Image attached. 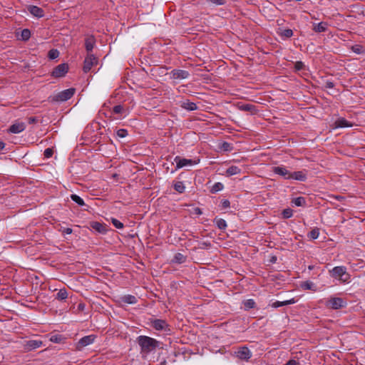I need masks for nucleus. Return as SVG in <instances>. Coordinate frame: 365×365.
Here are the masks:
<instances>
[{"mask_svg": "<svg viewBox=\"0 0 365 365\" xmlns=\"http://www.w3.org/2000/svg\"><path fill=\"white\" fill-rule=\"evenodd\" d=\"M244 305L246 309H250L254 308L255 306V302L253 299H247L244 302Z\"/></svg>", "mask_w": 365, "mask_h": 365, "instance_id": "nucleus-32", "label": "nucleus"}, {"mask_svg": "<svg viewBox=\"0 0 365 365\" xmlns=\"http://www.w3.org/2000/svg\"><path fill=\"white\" fill-rule=\"evenodd\" d=\"M173 187L174 189L180 193H182L185 190V186L180 181L175 182Z\"/></svg>", "mask_w": 365, "mask_h": 365, "instance_id": "nucleus-28", "label": "nucleus"}, {"mask_svg": "<svg viewBox=\"0 0 365 365\" xmlns=\"http://www.w3.org/2000/svg\"><path fill=\"white\" fill-rule=\"evenodd\" d=\"M194 213L197 215H202V210H200V208L195 207L194 209Z\"/></svg>", "mask_w": 365, "mask_h": 365, "instance_id": "nucleus-50", "label": "nucleus"}, {"mask_svg": "<svg viewBox=\"0 0 365 365\" xmlns=\"http://www.w3.org/2000/svg\"><path fill=\"white\" fill-rule=\"evenodd\" d=\"M295 302H296V300L294 298H292L291 299L285 300L283 302L277 301V302L272 303V307L274 308H278L282 306L292 304H294Z\"/></svg>", "mask_w": 365, "mask_h": 365, "instance_id": "nucleus-18", "label": "nucleus"}, {"mask_svg": "<svg viewBox=\"0 0 365 365\" xmlns=\"http://www.w3.org/2000/svg\"><path fill=\"white\" fill-rule=\"evenodd\" d=\"M98 58L93 54H88L84 61L83 71L88 73L91 71L92 66L97 65Z\"/></svg>", "mask_w": 365, "mask_h": 365, "instance_id": "nucleus-6", "label": "nucleus"}, {"mask_svg": "<svg viewBox=\"0 0 365 365\" xmlns=\"http://www.w3.org/2000/svg\"><path fill=\"white\" fill-rule=\"evenodd\" d=\"M153 327L158 331L166 330L168 324L165 321L162 319H155L153 322Z\"/></svg>", "mask_w": 365, "mask_h": 365, "instance_id": "nucleus-15", "label": "nucleus"}, {"mask_svg": "<svg viewBox=\"0 0 365 365\" xmlns=\"http://www.w3.org/2000/svg\"><path fill=\"white\" fill-rule=\"evenodd\" d=\"M207 1L215 5H223L225 4V0H207Z\"/></svg>", "mask_w": 365, "mask_h": 365, "instance_id": "nucleus-44", "label": "nucleus"}, {"mask_svg": "<svg viewBox=\"0 0 365 365\" xmlns=\"http://www.w3.org/2000/svg\"><path fill=\"white\" fill-rule=\"evenodd\" d=\"M286 179H294L299 181H305L307 179V175L303 171H297L290 173L289 175L286 177Z\"/></svg>", "mask_w": 365, "mask_h": 365, "instance_id": "nucleus-10", "label": "nucleus"}, {"mask_svg": "<svg viewBox=\"0 0 365 365\" xmlns=\"http://www.w3.org/2000/svg\"><path fill=\"white\" fill-rule=\"evenodd\" d=\"M175 260L178 263H182L185 261V257L180 253H178L175 256Z\"/></svg>", "mask_w": 365, "mask_h": 365, "instance_id": "nucleus-36", "label": "nucleus"}, {"mask_svg": "<svg viewBox=\"0 0 365 365\" xmlns=\"http://www.w3.org/2000/svg\"><path fill=\"white\" fill-rule=\"evenodd\" d=\"M59 55V52L58 50L56 49H51L48 52V57L49 58L51 59H54V58H56Z\"/></svg>", "mask_w": 365, "mask_h": 365, "instance_id": "nucleus-35", "label": "nucleus"}, {"mask_svg": "<svg viewBox=\"0 0 365 365\" xmlns=\"http://www.w3.org/2000/svg\"><path fill=\"white\" fill-rule=\"evenodd\" d=\"M285 365H298V362L294 359L288 361Z\"/></svg>", "mask_w": 365, "mask_h": 365, "instance_id": "nucleus-47", "label": "nucleus"}, {"mask_svg": "<svg viewBox=\"0 0 365 365\" xmlns=\"http://www.w3.org/2000/svg\"><path fill=\"white\" fill-rule=\"evenodd\" d=\"M68 66L66 63H61L57 66L52 71V76L56 78H60L65 76L68 72Z\"/></svg>", "mask_w": 365, "mask_h": 365, "instance_id": "nucleus-7", "label": "nucleus"}, {"mask_svg": "<svg viewBox=\"0 0 365 365\" xmlns=\"http://www.w3.org/2000/svg\"><path fill=\"white\" fill-rule=\"evenodd\" d=\"M63 233H66V234H67V235H69V234H71V233H72V229H71V228H69V227H68V228H65V229L63 230Z\"/></svg>", "mask_w": 365, "mask_h": 365, "instance_id": "nucleus-52", "label": "nucleus"}, {"mask_svg": "<svg viewBox=\"0 0 365 365\" xmlns=\"http://www.w3.org/2000/svg\"><path fill=\"white\" fill-rule=\"evenodd\" d=\"M329 272L332 277L343 283L348 282L350 279L349 274L346 272V268L344 266L335 267Z\"/></svg>", "mask_w": 365, "mask_h": 365, "instance_id": "nucleus-2", "label": "nucleus"}, {"mask_svg": "<svg viewBox=\"0 0 365 365\" xmlns=\"http://www.w3.org/2000/svg\"><path fill=\"white\" fill-rule=\"evenodd\" d=\"M37 121L36 118L35 117H30L29 118V123H34Z\"/></svg>", "mask_w": 365, "mask_h": 365, "instance_id": "nucleus-54", "label": "nucleus"}, {"mask_svg": "<svg viewBox=\"0 0 365 365\" xmlns=\"http://www.w3.org/2000/svg\"><path fill=\"white\" fill-rule=\"evenodd\" d=\"M95 335H88L81 338L76 344V349L78 351H81L85 346L93 344L95 341Z\"/></svg>", "mask_w": 365, "mask_h": 365, "instance_id": "nucleus-5", "label": "nucleus"}, {"mask_svg": "<svg viewBox=\"0 0 365 365\" xmlns=\"http://www.w3.org/2000/svg\"><path fill=\"white\" fill-rule=\"evenodd\" d=\"M112 223L118 229H121L123 227V224L116 219H112Z\"/></svg>", "mask_w": 365, "mask_h": 365, "instance_id": "nucleus-42", "label": "nucleus"}, {"mask_svg": "<svg viewBox=\"0 0 365 365\" xmlns=\"http://www.w3.org/2000/svg\"><path fill=\"white\" fill-rule=\"evenodd\" d=\"M301 287L302 289H307V290H313V291L316 290L314 283H312L310 281H305V282H302Z\"/></svg>", "mask_w": 365, "mask_h": 365, "instance_id": "nucleus-21", "label": "nucleus"}, {"mask_svg": "<svg viewBox=\"0 0 365 365\" xmlns=\"http://www.w3.org/2000/svg\"><path fill=\"white\" fill-rule=\"evenodd\" d=\"M292 202L296 206L300 207V206H304L305 205L306 200H305L304 197H298L294 198L292 200Z\"/></svg>", "mask_w": 365, "mask_h": 365, "instance_id": "nucleus-25", "label": "nucleus"}, {"mask_svg": "<svg viewBox=\"0 0 365 365\" xmlns=\"http://www.w3.org/2000/svg\"><path fill=\"white\" fill-rule=\"evenodd\" d=\"M124 302L128 304H135L137 299L134 296L128 295L124 297Z\"/></svg>", "mask_w": 365, "mask_h": 365, "instance_id": "nucleus-33", "label": "nucleus"}, {"mask_svg": "<svg viewBox=\"0 0 365 365\" xmlns=\"http://www.w3.org/2000/svg\"><path fill=\"white\" fill-rule=\"evenodd\" d=\"M327 24L326 22H320L319 24H314L313 26V30L316 32L321 33L327 30Z\"/></svg>", "mask_w": 365, "mask_h": 365, "instance_id": "nucleus-19", "label": "nucleus"}, {"mask_svg": "<svg viewBox=\"0 0 365 365\" xmlns=\"http://www.w3.org/2000/svg\"><path fill=\"white\" fill-rule=\"evenodd\" d=\"M334 86V83L330 81H327L326 83V87L329 88H332Z\"/></svg>", "mask_w": 365, "mask_h": 365, "instance_id": "nucleus-53", "label": "nucleus"}, {"mask_svg": "<svg viewBox=\"0 0 365 365\" xmlns=\"http://www.w3.org/2000/svg\"><path fill=\"white\" fill-rule=\"evenodd\" d=\"M336 198L338 199V200H340V199H342L343 197H341V196H336Z\"/></svg>", "mask_w": 365, "mask_h": 365, "instance_id": "nucleus-56", "label": "nucleus"}, {"mask_svg": "<svg viewBox=\"0 0 365 365\" xmlns=\"http://www.w3.org/2000/svg\"><path fill=\"white\" fill-rule=\"evenodd\" d=\"M28 11L34 16L41 18L43 16V10L36 6L30 5L28 6Z\"/></svg>", "mask_w": 365, "mask_h": 365, "instance_id": "nucleus-13", "label": "nucleus"}, {"mask_svg": "<svg viewBox=\"0 0 365 365\" xmlns=\"http://www.w3.org/2000/svg\"><path fill=\"white\" fill-rule=\"evenodd\" d=\"M26 128V124L23 122H16L14 124H12L9 128V131L12 133H20L21 132L24 131Z\"/></svg>", "mask_w": 365, "mask_h": 365, "instance_id": "nucleus-9", "label": "nucleus"}, {"mask_svg": "<svg viewBox=\"0 0 365 365\" xmlns=\"http://www.w3.org/2000/svg\"><path fill=\"white\" fill-rule=\"evenodd\" d=\"M352 49L356 53H362V47L360 46L356 45V46H354Z\"/></svg>", "mask_w": 365, "mask_h": 365, "instance_id": "nucleus-46", "label": "nucleus"}, {"mask_svg": "<svg viewBox=\"0 0 365 365\" xmlns=\"http://www.w3.org/2000/svg\"><path fill=\"white\" fill-rule=\"evenodd\" d=\"M282 36L286 38H290L293 36V31L292 29H284L281 33Z\"/></svg>", "mask_w": 365, "mask_h": 365, "instance_id": "nucleus-34", "label": "nucleus"}, {"mask_svg": "<svg viewBox=\"0 0 365 365\" xmlns=\"http://www.w3.org/2000/svg\"><path fill=\"white\" fill-rule=\"evenodd\" d=\"M223 187H224V186L221 182H216L212 185L210 191L212 193H215L218 191L222 190L223 189Z\"/></svg>", "mask_w": 365, "mask_h": 365, "instance_id": "nucleus-29", "label": "nucleus"}, {"mask_svg": "<svg viewBox=\"0 0 365 365\" xmlns=\"http://www.w3.org/2000/svg\"><path fill=\"white\" fill-rule=\"evenodd\" d=\"M216 225L217 227L220 230H225L227 227V223L223 219H217L216 220Z\"/></svg>", "mask_w": 365, "mask_h": 365, "instance_id": "nucleus-31", "label": "nucleus"}, {"mask_svg": "<svg viewBox=\"0 0 365 365\" xmlns=\"http://www.w3.org/2000/svg\"><path fill=\"white\" fill-rule=\"evenodd\" d=\"M91 227L99 232H103L106 230L104 226L102 224L97 222H92Z\"/></svg>", "mask_w": 365, "mask_h": 365, "instance_id": "nucleus-26", "label": "nucleus"}, {"mask_svg": "<svg viewBox=\"0 0 365 365\" xmlns=\"http://www.w3.org/2000/svg\"><path fill=\"white\" fill-rule=\"evenodd\" d=\"M309 269H313V267H312V266H309Z\"/></svg>", "mask_w": 365, "mask_h": 365, "instance_id": "nucleus-57", "label": "nucleus"}, {"mask_svg": "<svg viewBox=\"0 0 365 365\" xmlns=\"http://www.w3.org/2000/svg\"><path fill=\"white\" fill-rule=\"evenodd\" d=\"M137 342L140 346L141 351L146 354L155 350L159 345V341L147 336H139Z\"/></svg>", "mask_w": 365, "mask_h": 365, "instance_id": "nucleus-1", "label": "nucleus"}, {"mask_svg": "<svg viewBox=\"0 0 365 365\" xmlns=\"http://www.w3.org/2000/svg\"><path fill=\"white\" fill-rule=\"evenodd\" d=\"M353 124L348 120H346L344 118H340L337 119L334 123V128H346V127H351Z\"/></svg>", "mask_w": 365, "mask_h": 365, "instance_id": "nucleus-16", "label": "nucleus"}, {"mask_svg": "<svg viewBox=\"0 0 365 365\" xmlns=\"http://www.w3.org/2000/svg\"><path fill=\"white\" fill-rule=\"evenodd\" d=\"M237 356L240 359L248 360L252 354L247 347H242L237 351Z\"/></svg>", "mask_w": 365, "mask_h": 365, "instance_id": "nucleus-12", "label": "nucleus"}, {"mask_svg": "<svg viewBox=\"0 0 365 365\" xmlns=\"http://www.w3.org/2000/svg\"><path fill=\"white\" fill-rule=\"evenodd\" d=\"M63 337L61 335L56 334L51 336L50 338V341L55 343H60Z\"/></svg>", "mask_w": 365, "mask_h": 365, "instance_id": "nucleus-38", "label": "nucleus"}, {"mask_svg": "<svg viewBox=\"0 0 365 365\" xmlns=\"http://www.w3.org/2000/svg\"><path fill=\"white\" fill-rule=\"evenodd\" d=\"M71 198L73 201H74L76 203H77L80 206L84 205V201L83 200L79 197L78 195L76 194H73L71 195Z\"/></svg>", "mask_w": 365, "mask_h": 365, "instance_id": "nucleus-27", "label": "nucleus"}, {"mask_svg": "<svg viewBox=\"0 0 365 365\" xmlns=\"http://www.w3.org/2000/svg\"><path fill=\"white\" fill-rule=\"evenodd\" d=\"M230 145L228 143L225 142L222 144V148L225 150H228L230 149Z\"/></svg>", "mask_w": 365, "mask_h": 365, "instance_id": "nucleus-49", "label": "nucleus"}, {"mask_svg": "<svg viewBox=\"0 0 365 365\" xmlns=\"http://www.w3.org/2000/svg\"><path fill=\"white\" fill-rule=\"evenodd\" d=\"M5 147V143L3 142H0V150L4 149Z\"/></svg>", "mask_w": 365, "mask_h": 365, "instance_id": "nucleus-55", "label": "nucleus"}, {"mask_svg": "<svg viewBox=\"0 0 365 365\" xmlns=\"http://www.w3.org/2000/svg\"><path fill=\"white\" fill-rule=\"evenodd\" d=\"M96 39L93 36H87L85 38V47L88 52H90L94 48Z\"/></svg>", "mask_w": 365, "mask_h": 365, "instance_id": "nucleus-14", "label": "nucleus"}, {"mask_svg": "<svg viewBox=\"0 0 365 365\" xmlns=\"http://www.w3.org/2000/svg\"><path fill=\"white\" fill-rule=\"evenodd\" d=\"M240 172H241V169L240 168H238L237 166H234V165L230 166L227 170V174L228 175H234L240 173Z\"/></svg>", "mask_w": 365, "mask_h": 365, "instance_id": "nucleus-24", "label": "nucleus"}, {"mask_svg": "<svg viewBox=\"0 0 365 365\" xmlns=\"http://www.w3.org/2000/svg\"><path fill=\"white\" fill-rule=\"evenodd\" d=\"M282 215L284 218L287 219L292 216L293 211L291 209H285L283 210Z\"/></svg>", "mask_w": 365, "mask_h": 365, "instance_id": "nucleus-39", "label": "nucleus"}, {"mask_svg": "<svg viewBox=\"0 0 365 365\" xmlns=\"http://www.w3.org/2000/svg\"><path fill=\"white\" fill-rule=\"evenodd\" d=\"M230 201L227 200H225L223 202H222V206L223 207H228L230 206Z\"/></svg>", "mask_w": 365, "mask_h": 365, "instance_id": "nucleus-51", "label": "nucleus"}, {"mask_svg": "<svg viewBox=\"0 0 365 365\" xmlns=\"http://www.w3.org/2000/svg\"><path fill=\"white\" fill-rule=\"evenodd\" d=\"M329 306L332 309H337L344 307V301L339 297H333L329 300Z\"/></svg>", "mask_w": 365, "mask_h": 365, "instance_id": "nucleus-11", "label": "nucleus"}, {"mask_svg": "<svg viewBox=\"0 0 365 365\" xmlns=\"http://www.w3.org/2000/svg\"><path fill=\"white\" fill-rule=\"evenodd\" d=\"M76 89L71 88L62 91L53 96L50 97V101L53 102H63L70 99L75 93Z\"/></svg>", "mask_w": 365, "mask_h": 365, "instance_id": "nucleus-3", "label": "nucleus"}, {"mask_svg": "<svg viewBox=\"0 0 365 365\" xmlns=\"http://www.w3.org/2000/svg\"><path fill=\"white\" fill-rule=\"evenodd\" d=\"M53 154V149L51 148H46L45 150H44V153H43V155L45 156V158H51Z\"/></svg>", "mask_w": 365, "mask_h": 365, "instance_id": "nucleus-43", "label": "nucleus"}, {"mask_svg": "<svg viewBox=\"0 0 365 365\" xmlns=\"http://www.w3.org/2000/svg\"><path fill=\"white\" fill-rule=\"evenodd\" d=\"M31 36V32L29 29H24L21 31V37L24 40H28Z\"/></svg>", "mask_w": 365, "mask_h": 365, "instance_id": "nucleus-37", "label": "nucleus"}, {"mask_svg": "<svg viewBox=\"0 0 365 365\" xmlns=\"http://www.w3.org/2000/svg\"><path fill=\"white\" fill-rule=\"evenodd\" d=\"M302 66H303V63L301 61H298L295 64V68L297 69V70H300L302 68Z\"/></svg>", "mask_w": 365, "mask_h": 365, "instance_id": "nucleus-48", "label": "nucleus"}, {"mask_svg": "<svg viewBox=\"0 0 365 365\" xmlns=\"http://www.w3.org/2000/svg\"><path fill=\"white\" fill-rule=\"evenodd\" d=\"M113 110L115 113H121L123 110V107L121 105H117L113 107Z\"/></svg>", "mask_w": 365, "mask_h": 365, "instance_id": "nucleus-45", "label": "nucleus"}, {"mask_svg": "<svg viewBox=\"0 0 365 365\" xmlns=\"http://www.w3.org/2000/svg\"><path fill=\"white\" fill-rule=\"evenodd\" d=\"M42 345L41 341L31 340L28 341L27 346L30 349H34L40 347Z\"/></svg>", "mask_w": 365, "mask_h": 365, "instance_id": "nucleus-22", "label": "nucleus"}, {"mask_svg": "<svg viewBox=\"0 0 365 365\" xmlns=\"http://www.w3.org/2000/svg\"><path fill=\"white\" fill-rule=\"evenodd\" d=\"M255 106L251 104H245L241 106V110H247V111H252L254 110Z\"/></svg>", "mask_w": 365, "mask_h": 365, "instance_id": "nucleus-40", "label": "nucleus"}, {"mask_svg": "<svg viewBox=\"0 0 365 365\" xmlns=\"http://www.w3.org/2000/svg\"><path fill=\"white\" fill-rule=\"evenodd\" d=\"M68 297V292L66 289H61L57 294L56 299L58 300H64Z\"/></svg>", "mask_w": 365, "mask_h": 365, "instance_id": "nucleus-23", "label": "nucleus"}, {"mask_svg": "<svg viewBox=\"0 0 365 365\" xmlns=\"http://www.w3.org/2000/svg\"><path fill=\"white\" fill-rule=\"evenodd\" d=\"M116 133L119 138H125L128 135V131L125 129H119Z\"/></svg>", "mask_w": 365, "mask_h": 365, "instance_id": "nucleus-41", "label": "nucleus"}, {"mask_svg": "<svg viewBox=\"0 0 365 365\" xmlns=\"http://www.w3.org/2000/svg\"><path fill=\"white\" fill-rule=\"evenodd\" d=\"M182 107L188 110H195L197 108L195 103L190 102L189 101L183 102Z\"/></svg>", "mask_w": 365, "mask_h": 365, "instance_id": "nucleus-20", "label": "nucleus"}, {"mask_svg": "<svg viewBox=\"0 0 365 365\" xmlns=\"http://www.w3.org/2000/svg\"><path fill=\"white\" fill-rule=\"evenodd\" d=\"M172 78L176 80H182L189 77L188 71L185 70L174 69L171 71Z\"/></svg>", "mask_w": 365, "mask_h": 365, "instance_id": "nucleus-8", "label": "nucleus"}, {"mask_svg": "<svg viewBox=\"0 0 365 365\" xmlns=\"http://www.w3.org/2000/svg\"><path fill=\"white\" fill-rule=\"evenodd\" d=\"M175 161L176 163V168L180 169L186 166H192L197 165L200 163V159L191 160L180 158V157L177 156L175 158Z\"/></svg>", "mask_w": 365, "mask_h": 365, "instance_id": "nucleus-4", "label": "nucleus"}, {"mask_svg": "<svg viewBox=\"0 0 365 365\" xmlns=\"http://www.w3.org/2000/svg\"><path fill=\"white\" fill-rule=\"evenodd\" d=\"M319 235V229L317 228H314L313 229L312 231L309 232V233L308 234V237L310 238V239H312V240H315V239H317Z\"/></svg>", "mask_w": 365, "mask_h": 365, "instance_id": "nucleus-30", "label": "nucleus"}, {"mask_svg": "<svg viewBox=\"0 0 365 365\" xmlns=\"http://www.w3.org/2000/svg\"><path fill=\"white\" fill-rule=\"evenodd\" d=\"M272 171L279 175L284 177L286 179V177L289 175L290 172L287 170L284 167H274L272 168Z\"/></svg>", "mask_w": 365, "mask_h": 365, "instance_id": "nucleus-17", "label": "nucleus"}]
</instances>
